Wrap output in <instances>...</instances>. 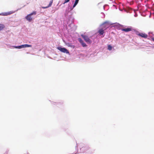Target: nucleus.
I'll use <instances>...</instances> for the list:
<instances>
[{
  "label": "nucleus",
  "instance_id": "f257e3e1",
  "mask_svg": "<svg viewBox=\"0 0 154 154\" xmlns=\"http://www.w3.org/2000/svg\"><path fill=\"white\" fill-rule=\"evenodd\" d=\"M36 14V12L34 11L31 14L27 15L25 17L26 20L29 22H31L33 20V15H35Z\"/></svg>",
  "mask_w": 154,
  "mask_h": 154
},
{
  "label": "nucleus",
  "instance_id": "f03ea898",
  "mask_svg": "<svg viewBox=\"0 0 154 154\" xmlns=\"http://www.w3.org/2000/svg\"><path fill=\"white\" fill-rule=\"evenodd\" d=\"M81 36L87 43L91 44V40L87 36L83 35H82Z\"/></svg>",
  "mask_w": 154,
  "mask_h": 154
},
{
  "label": "nucleus",
  "instance_id": "7ed1b4c3",
  "mask_svg": "<svg viewBox=\"0 0 154 154\" xmlns=\"http://www.w3.org/2000/svg\"><path fill=\"white\" fill-rule=\"evenodd\" d=\"M57 49L62 52L66 53V54H69V51L66 48H61L60 47H57Z\"/></svg>",
  "mask_w": 154,
  "mask_h": 154
},
{
  "label": "nucleus",
  "instance_id": "20e7f679",
  "mask_svg": "<svg viewBox=\"0 0 154 154\" xmlns=\"http://www.w3.org/2000/svg\"><path fill=\"white\" fill-rule=\"evenodd\" d=\"M109 24L107 23H105L103 24L101 26V28L105 30L106 29L109 28Z\"/></svg>",
  "mask_w": 154,
  "mask_h": 154
},
{
  "label": "nucleus",
  "instance_id": "39448f33",
  "mask_svg": "<svg viewBox=\"0 0 154 154\" xmlns=\"http://www.w3.org/2000/svg\"><path fill=\"white\" fill-rule=\"evenodd\" d=\"M32 45H29L28 44H25L22 45L21 46H19L18 47H16V48H26L29 47H32Z\"/></svg>",
  "mask_w": 154,
  "mask_h": 154
},
{
  "label": "nucleus",
  "instance_id": "423d86ee",
  "mask_svg": "<svg viewBox=\"0 0 154 154\" xmlns=\"http://www.w3.org/2000/svg\"><path fill=\"white\" fill-rule=\"evenodd\" d=\"M78 40L83 47H85L87 46V45L84 42L83 40H82L81 38H79Z\"/></svg>",
  "mask_w": 154,
  "mask_h": 154
},
{
  "label": "nucleus",
  "instance_id": "0eeeda50",
  "mask_svg": "<svg viewBox=\"0 0 154 154\" xmlns=\"http://www.w3.org/2000/svg\"><path fill=\"white\" fill-rule=\"evenodd\" d=\"M137 35L138 36L144 38H146L148 37L147 35L144 33H139Z\"/></svg>",
  "mask_w": 154,
  "mask_h": 154
},
{
  "label": "nucleus",
  "instance_id": "6e6552de",
  "mask_svg": "<svg viewBox=\"0 0 154 154\" xmlns=\"http://www.w3.org/2000/svg\"><path fill=\"white\" fill-rule=\"evenodd\" d=\"M132 28L131 27H128L126 28L122 29V31H125V32H128L132 30Z\"/></svg>",
  "mask_w": 154,
  "mask_h": 154
},
{
  "label": "nucleus",
  "instance_id": "1a4fd4ad",
  "mask_svg": "<svg viewBox=\"0 0 154 154\" xmlns=\"http://www.w3.org/2000/svg\"><path fill=\"white\" fill-rule=\"evenodd\" d=\"M53 2V0H52L50 2L48 6H46V7H42V8L43 9H45V8H48V7H50L52 5Z\"/></svg>",
  "mask_w": 154,
  "mask_h": 154
},
{
  "label": "nucleus",
  "instance_id": "9d476101",
  "mask_svg": "<svg viewBox=\"0 0 154 154\" xmlns=\"http://www.w3.org/2000/svg\"><path fill=\"white\" fill-rule=\"evenodd\" d=\"M105 30H103V29L100 28L98 31V32L100 35H102L104 33V31Z\"/></svg>",
  "mask_w": 154,
  "mask_h": 154
},
{
  "label": "nucleus",
  "instance_id": "9b49d317",
  "mask_svg": "<svg viewBox=\"0 0 154 154\" xmlns=\"http://www.w3.org/2000/svg\"><path fill=\"white\" fill-rule=\"evenodd\" d=\"M10 14L9 12H3L0 14V15L2 16H7Z\"/></svg>",
  "mask_w": 154,
  "mask_h": 154
},
{
  "label": "nucleus",
  "instance_id": "f8f14e48",
  "mask_svg": "<svg viewBox=\"0 0 154 154\" xmlns=\"http://www.w3.org/2000/svg\"><path fill=\"white\" fill-rule=\"evenodd\" d=\"M79 1V0H75V2L73 6V8H74L76 6V5H77Z\"/></svg>",
  "mask_w": 154,
  "mask_h": 154
},
{
  "label": "nucleus",
  "instance_id": "ddd939ff",
  "mask_svg": "<svg viewBox=\"0 0 154 154\" xmlns=\"http://www.w3.org/2000/svg\"><path fill=\"white\" fill-rule=\"evenodd\" d=\"M4 27L5 26L4 25L0 24V31L3 29Z\"/></svg>",
  "mask_w": 154,
  "mask_h": 154
},
{
  "label": "nucleus",
  "instance_id": "4468645a",
  "mask_svg": "<svg viewBox=\"0 0 154 154\" xmlns=\"http://www.w3.org/2000/svg\"><path fill=\"white\" fill-rule=\"evenodd\" d=\"M108 49L109 51L112 49V47L110 45H108Z\"/></svg>",
  "mask_w": 154,
  "mask_h": 154
},
{
  "label": "nucleus",
  "instance_id": "2eb2a0df",
  "mask_svg": "<svg viewBox=\"0 0 154 154\" xmlns=\"http://www.w3.org/2000/svg\"><path fill=\"white\" fill-rule=\"evenodd\" d=\"M70 0H65V2H64V3H63L64 4L66 3H67L68 2H69Z\"/></svg>",
  "mask_w": 154,
  "mask_h": 154
},
{
  "label": "nucleus",
  "instance_id": "dca6fc26",
  "mask_svg": "<svg viewBox=\"0 0 154 154\" xmlns=\"http://www.w3.org/2000/svg\"><path fill=\"white\" fill-rule=\"evenodd\" d=\"M152 40L154 41V38H152Z\"/></svg>",
  "mask_w": 154,
  "mask_h": 154
},
{
  "label": "nucleus",
  "instance_id": "f3484780",
  "mask_svg": "<svg viewBox=\"0 0 154 154\" xmlns=\"http://www.w3.org/2000/svg\"><path fill=\"white\" fill-rule=\"evenodd\" d=\"M24 154H29L28 153H25Z\"/></svg>",
  "mask_w": 154,
  "mask_h": 154
}]
</instances>
